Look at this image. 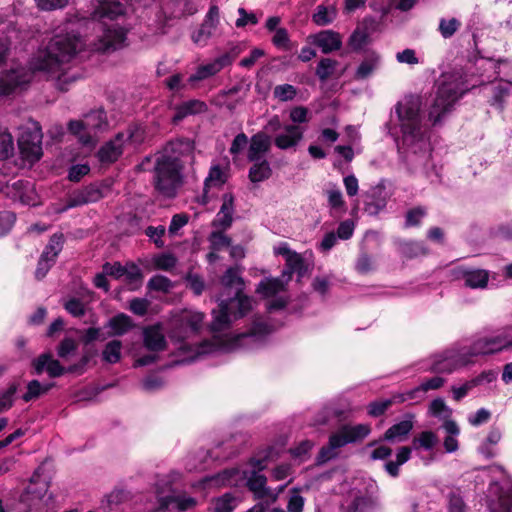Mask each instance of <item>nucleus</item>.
Segmentation results:
<instances>
[{"mask_svg": "<svg viewBox=\"0 0 512 512\" xmlns=\"http://www.w3.org/2000/svg\"><path fill=\"white\" fill-rule=\"evenodd\" d=\"M204 314L198 311L184 310L173 319L170 337L180 342L178 347L180 360L175 363L191 362L203 355L217 352H233L240 348H253L260 345L273 329L262 318H256L251 328L234 336L219 337L214 335L197 345L186 343L185 340L196 335L203 327Z\"/></svg>", "mask_w": 512, "mask_h": 512, "instance_id": "f257e3e1", "label": "nucleus"}, {"mask_svg": "<svg viewBox=\"0 0 512 512\" xmlns=\"http://www.w3.org/2000/svg\"><path fill=\"white\" fill-rule=\"evenodd\" d=\"M421 107L422 101L417 95H407L394 106L395 126L401 133L398 148L415 170L426 169L431 157L428 126Z\"/></svg>", "mask_w": 512, "mask_h": 512, "instance_id": "f03ea898", "label": "nucleus"}, {"mask_svg": "<svg viewBox=\"0 0 512 512\" xmlns=\"http://www.w3.org/2000/svg\"><path fill=\"white\" fill-rule=\"evenodd\" d=\"M192 146L189 141H172L157 158L154 183L156 190L165 197H174L182 184V162L180 158L190 154Z\"/></svg>", "mask_w": 512, "mask_h": 512, "instance_id": "7ed1b4c3", "label": "nucleus"}, {"mask_svg": "<svg viewBox=\"0 0 512 512\" xmlns=\"http://www.w3.org/2000/svg\"><path fill=\"white\" fill-rule=\"evenodd\" d=\"M82 46V39L74 32L58 33L45 48L38 50L30 61V68L49 74L57 73L74 58Z\"/></svg>", "mask_w": 512, "mask_h": 512, "instance_id": "20e7f679", "label": "nucleus"}, {"mask_svg": "<svg viewBox=\"0 0 512 512\" xmlns=\"http://www.w3.org/2000/svg\"><path fill=\"white\" fill-rule=\"evenodd\" d=\"M267 457L260 459L253 458L250 461L253 470L241 472L237 468L225 469L215 475L205 477L202 485L205 488H220L225 486H237L238 481L246 479V485L256 498L262 499L270 496V489L267 487V478L260 474V471L267 466Z\"/></svg>", "mask_w": 512, "mask_h": 512, "instance_id": "39448f33", "label": "nucleus"}, {"mask_svg": "<svg viewBox=\"0 0 512 512\" xmlns=\"http://www.w3.org/2000/svg\"><path fill=\"white\" fill-rule=\"evenodd\" d=\"M124 5L117 0H103L94 12L101 21L102 34L95 49L101 52L114 51L126 45L127 30L117 23L107 24L106 20H114L124 14Z\"/></svg>", "mask_w": 512, "mask_h": 512, "instance_id": "423d86ee", "label": "nucleus"}, {"mask_svg": "<svg viewBox=\"0 0 512 512\" xmlns=\"http://www.w3.org/2000/svg\"><path fill=\"white\" fill-rule=\"evenodd\" d=\"M495 336L483 337L473 343L470 348H462L459 351L449 350L436 355L433 359L431 369L437 373H451L455 369L469 363V357L486 355L499 352Z\"/></svg>", "mask_w": 512, "mask_h": 512, "instance_id": "0eeeda50", "label": "nucleus"}, {"mask_svg": "<svg viewBox=\"0 0 512 512\" xmlns=\"http://www.w3.org/2000/svg\"><path fill=\"white\" fill-rule=\"evenodd\" d=\"M252 307L253 299L239 290L233 297L219 300L217 309L212 311L211 331L216 333L228 329L234 321L247 315Z\"/></svg>", "mask_w": 512, "mask_h": 512, "instance_id": "6e6552de", "label": "nucleus"}, {"mask_svg": "<svg viewBox=\"0 0 512 512\" xmlns=\"http://www.w3.org/2000/svg\"><path fill=\"white\" fill-rule=\"evenodd\" d=\"M108 126L106 114L102 109L93 110L84 115L82 119L71 120L68 123L69 132L77 137L78 141L86 146L95 143V135L98 131Z\"/></svg>", "mask_w": 512, "mask_h": 512, "instance_id": "1a4fd4ad", "label": "nucleus"}, {"mask_svg": "<svg viewBox=\"0 0 512 512\" xmlns=\"http://www.w3.org/2000/svg\"><path fill=\"white\" fill-rule=\"evenodd\" d=\"M438 443V436L432 431H422L416 435L412 440V447L403 446L398 449L396 454V461H388L384 467L387 473L392 477L399 475V468L406 463L411 456L412 449L419 450H432Z\"/></svg>", "mask_w": 512, "mask_h": 512, "instance_id": "9d476101", "label": "nucleus"}, {"mask_svg": "<svg viewBox=\"0 0 512 512\" xmlns=\"http://www.w3.org/2000/svg\"><path fill=\"white\" fill-rule=\"evenodd\" d=\"M90 361V355L84 354L78 363L64 367L58 360L52 359L48 354H42L33 363L37 373L46 371L51 377H59L64 374L81 375L85 372Z\"/></svg>", "mask_w": 512, "mask_h": 512, "instance_id": "9b49d317", "label": "nucleus"}, {"mask_svg": "<svg viewBox=\"0 0 512 512\" xmlns=\"http://www.w3.org/2000/svg\"><path fill=\"white\" fill-rule=\"evenodd\" d=\"M459 94L452 83L441 84L429 108V120L433 124L440 123L442 118L451 111Z\"/></svg>", "mask_w": 512, "mask_h": 512, "instance_id": "f8f14e48", "label": "nucleus"}, {"mask_svg": "<svg viewBox=\"0 0 512 512\" xmlns=\"http://www.w3.org/2000/svg\"><path fill=\"white\" fill-rule=\"evenodd\" d=\"M489 512H512V482H493L488 488Z\"/></svg>", "mask_w": 512, "mask_h": 512, "instance_id": "ddd939ff", "label": "nucleus"}, {"mask_svg": "<svg viewBox=\"0 0 512 512\" xmlns=\"http://www.w3.org/2000/svg\"><path fill=\"white\" fill-rule=\"evenodd\" d=\"M131 140L138 143L142 140V131L139 128L128 130L127 133H118L117 136L107 142L98 152V157L101 162L112 163L116 161L123 152V145L125 141Z\"/></svg>", "mask_w": 512, "mask_h": 512, "instance_id": "4468645a", "label": "nucleus"}, {"mask_svg": "<svg viewBox=\"0 0 512 512\" xmlns=\"http://www.w3.org/2000/svg\"><path fill=\"white\" fill-rule=\"evenodd\" d=\"M157 504L151 512H168L169 510L187 512L196 508L198 500L185 491H175L166 496H160Z\"/></svg>", "mask_w": 512, "mask_h": 512, "instance_id": "2eb2a0df", "label": "nucleus"}, {"mask_svg": "<svg viewBox=\"0 0 512 512\" xmlns=\"http://www.w3.org/2000/svg\"><path fill=\"white\" fill-rule=\"evenodd\" d=\"M45 466L40 465L31 477L30 484L27 486L25 493L21 497V501L29 506L30 509L36 508L45 497L49 481L47 477L42 478Z\"/></svg>", "mask_w": 512, "mask_h": 512, "instance_id": "dca6fc26", "label": "nucleus"}, {"mask_svg": "<svg viewBox=\"0 0 512 512\" xmlns=\"http://www.w3.org/2000/svg\"><path fill=\"white\" fill-rule=\"evenodd\" d=\"M275 255H281L285 258L286 268L282 272V277L286 282L292 279V275L297 273L302 277L305 273V262L301 254L292 251L286 242H281L273 248Z\"/></svg>", "mask_w": 512, "mask_h": 512, "instance_id": "f3484780", "label": "nucleus"}, {"mask_svg": "<svg viewBox=\"0 0 512 512\" xmlns=\"http://www.w3.org/2000/svg\"><path fill=\"white\" fill-rule=\"evenodd\" d=\"M42 133L35 126L32 131H23L18 139V146L24 159L29 162L38 161L42 156Z\"/></svg>", "mask_w": 512, "mask_h": 512, "instance_id": "a211bd4d", "label": "nucleus"}, {"mask_svg": "<svg viewBox=\"0 0 512 512\" xmlns=\"http://www.w3.org/2000/svg\"><path fill=\"white\" fill-rule=\"evenodd\" d=\"M31 79L32 72L24 67L6 72L0 77V95H9L18 88L22 89Z\"/></svg>", "mask_w": 512, "mask_h": 512, "instance_id": "6ab92c4d", "label": "nucleus"}, {"mask_svg": "<svg viewBox=\"0 0 512 512\" xmlns=\"http://www.w3.org/2000/svg\"><path fill=\"white\" fill-rule=\"evenodd\" d=\"M454 276L464 282L470 289H485L489 281V271L480 268L458 267L454 270Z\"/></svg>", "mask_w": 512, "mask_h": 512, "instance_id": "aec40b11", "label": "nucleus"}, {"mask_svg": "<svg viewBox=\"0 0 512 512\" xmlns=\"http://www.w3.org/2000/svg\"><path fill=\"white\" fill-rule=\"evenodd\" d=\"M305 128L301 125H284L282 130L275 135L274 145L280 150L296 149L303 140Z\"/></svg>", "mask_w": 512, "mask_h": 512, "instance_id": "412c9836", "label": "nucleus"}, {"mask_svg": "<svg viewBox=\"0 0 512 512\" xmlns=\"http://www.w3.org/2000/svg\"><path fill=\"white\" fill-rule=\"evenodd\" d=\"M231 63L232 58L228 53H225L207 64L200 65L196 69L195 73L188 78V82L194 83L197 81L205 80L211 76L216 75L223 68L230 65Z\"/></svg>", "mask_w": 512, "mask_h": 512, "instance_id": "4be33fe9", "label": "nucleus"}, {"mask_svg": "<svg viewBox=\"0 0 512 512\" xmlns=\"http://www.w3.org/2000/svg\"><path fill=\"white\" fill-rule=\"evenodd\" d=\"M183 480V473L174 469L167 473L157 475L154 483L157 500L160 496H166L165 493L170 494L175 492L174 486L182 484Z\"/></svg>", "mask_w": 512, "mask_h": 512, "instance_id": "5701e85b", "label": "nucleus"}, {"mask_svg": "<svg viewBox=\"0 0 512 512\" xmlns=\"http://www.w3.org/2000/svg\"><path fill=\"white\" fill-rule=\"evenodd\" d=\"M311 43L319 47L324 54L337 51L342 46V37L333 30H323L310 37Z\"/></svg>", "mask_w": 512, "mask_h": 512, "instance_id": "b1692460", "label": "nucleus"}, {"mask_svg": "<svg viewBox=\"0 0 512 512\" xmlns=\"http://www.w3.org/2000/svg\"><path fill=\"white\" fill-rule=\"evenodd\" d=\"M271 137L260 131L254 134L249 140L247 159L249 161L265 160V154L270 150Z\"/></svg>", "mask_w": 512, "mask_h": 512, "instance_id": "393cba45", "label": "nucleus"}, {"mask_svg": "<svg viewBox=\"0 0 512 512\" xmlns=\"http://www.w3.org/2000/svg\"><path fill=\"white\" fill-rule=\"evenodd\" d=\"M143 344L150 351L164 350L167 344L162 325L157 323L143 329Z\"/></svg>", "mask_w": 512, "mask_h": 512, "instance_id": "a878e982", "label": "nucleus"}, {"mask_svg": "<svg viewBox=\"0 0 512 512\" xmlns=\"http://www.w3.org/2000/svg\"><path fill=\"white\" fill-rule=\"evenodd\" d=\"M371 432V427L369 424H357L354 426L351 425H343L336 431V434L342 440L343 445H347L349 443H355L366 438Z\"/></svg>", "mask_w": 512, "mask_h": 512, "instance_id": "bb28decb", "label": "nucleus"}, {"mask_svg": "<svg viewBox=\"0 0 512 512\" xmlns=\"http://www.w3.org/2000/svg\"><path fill=\"white\" fill-rule=\"evenodd\" d=\"M8 192L14 199L26 205H36V193L31 182L17 180L12 183Z\"/></svg>", "mask_w": 512, "mask_h": 512, "instance_id": "cd10ccee", "label": "nucleus"}, {"mask_svg": "<svg viewBox=\"0 0 512 512\" xmlns=\"http://www.w3.org/2000/svg\"><path fill=\"white\" fill-rule=\"evenodd\" d=\"M102 198V193L100 189L96 186H88L84 188L83 190L79 191L78 193L72 195L67 205L61 209V211H66L69 208L82 206L88 203H94L97 202Z\"/></svg>", "mask_w": 512, "mask_h": 512, "instance_id": "c85d7f7f", "label": "nucleus"}, {"mask_svg": "<svg viewBox=\"0 0 512 512\" xmlns=\"http://www.w3.org/2000/svg\"><path fill=\"white\" fill-rule=\"evenodd\" d=\"M72 391L75 402H96L103 398L109 386H74Z\"/></svg>", "mask_w": 512, "mask_h": 512, "instance_id": "c756f323", "label": "nucleus"}, {"mask_svg": "<svg viewBox=\"0 0 512 512\" xmlns=\"http://www.w3.org/2000/svg\"><path fill=\"white\" fill-rule=\"evenodd\" d=\"M207 110L205 102L200 100H189L175 107V114L172 118L173 123H178L189 115L203 113Z\"/></svg>", "mask_w": 512, "mask_h": 512, "instance_id": "7c9ffc66", "label": "nucleus"}, {"mask_svg": "<svg viewBox=\"0 0 512 512\" xmlns=\"http://www.w3.org/2000/svg\"><path fill=\"white\" fill-rule=\"evenodd\" d=\"M341 447H344V445L342 440H340V437L336 434V432L331 434L328 444L322 447L317 455V464L321 465L336 458L338 455V449Z\"/></svg>", "mask_w": 512, "mask_h": 512, "instance_id": "2f4dec72", "label": "nucleus"}, {"mask_svg": "<svg viewBox=\"0 0 512 512\" xmlns=\"http://www.w3.org/2000/svg\"><path fill=\"white\" fill-rule=\"evenodd\" d=\"M106 327L111 330V336H122L134 327V323L130 316L120 313L110 318Z\"/></svg>", "mask_w": 512, "mask_h": 512, "instance_id": "473e14b6", "label": "nucleus"}, {"mask_svg": "<svg viewBox=\"0 0 512 512\" xmlns=\"http://www.w3.org/2000/svg\"><path fill=\"white\" fill-rule=\"evenodd\" d=\"M446 436L443 440V447L446 453H454L459 448L458 436L460 428L455 421H446L442 424Z\"/></svg>", "mask_w": 512, "mask_h": 512, "instance_id": "72a5a7b5", "label": "nucleus"}, {"mask_svg": "<svg viewBox=\"0 0 512 512\" xmlns=\"http://www.w3.org/2000/svg\"><path fill=\"white\" fill-rule=\"evenodd\" d=\"M287 284L282 275L277 278H265L258 284L256 291L264 297H272L284 291Z\"/></svg>", "mask_w": 512, "mask_h": 512, "instance_id": "f704fd0d", "label": "nucleus"}, {"mask_svg": "<svg viewBox=\"0 0 512 512\" xmlns=\"http://www.w3.org/2000/svg\"><path fill=\"white\" fill-rule=\"evenodd\" d=\"M492 97L489 100L492 106L502 110L505 99L512 93V83L509 81H499L491 87Z\"/></svg>", "mask_w": 512, "mask_h": 512, "instance_id": "c9c22d12", "label": "nucleus"}, {"mask_svg": "<svg viewBox=\"0 0 512 512\" xmlns=\"http://www.w3.org/2000/svg\"><path fill=\"white\" fill-rule=\"evenodd\" d=\"M413 429V422L411 419H405L397 424L391 426L384 434V440L389 442L403 441L410 431Z\"/></svg>", "mask_w": 512, "mask_h": 512, "instance_id": "e433bc0d", "label": "nucleus"}, {"mask_svg": "<svg viewBox=\"0 0 512 512\" xmlns=\"http://www.w3.org/2000/svg\"><path fill=\"white\" fill-rule=\"evenodd\" d=\"M437 387L438 386H415L408 392L395 395L394 401L397 403L409 402L411 404H416L425 399L429 388Z\"/></svg>", "mask_w": 512, "mask_h": 512, "instance_id": "4c0bfd02", "label": "nucleus"}, {"mask_svg": "<svg viewBox=\"0 0 512 512\" xmlns=\"http://www.w3.org/2000/svg\"><path fill=\"white\" fill-rule=\"evenodd\" d=\"M122 357V342L120 340H111L104 346L101 359L104 363L115 364L121 360Z\"/></svg>", "mask_w": 512, "mask_h": 512, "instance_id": "58836bf2", "label": "nucleus"}, {"mask_svg": "<svg viewBox=\"0 0 512 512\" xmlns=\"http://www.w3.org/2000/svg\"><path fill=\"white\" fill-rule=\"evenodd\" d=\"M254 164L249 169V179L253 183L267 180L272 175V169L267 160L252 161Z\"/></svg>", "mask_w": 512, "mask_h": 512, "instance_id": "ea45409f", "label": "nucleus"}, {"mask_svg": "<svg viewBox=\"0 0 512 512\" xmlns=\"http://www.w3.org/2000/svg\"><path fill=\"white\" fill-rule=\"evenodd\" d=\"M337 16V9L334 5H319L313 14V21L318 26H326L332 23Z\"/></svg>", "mask_w": 512, "mask_h": 512, "instance_id": "a19ab883", "label": "nucleus"}, {"mask_svg": "<svg viewBox=\"0 0 512 512\" xmlns=\"http://www.w3.org/2000/svg\"><path fill=\"white\" fill-rule=\"evenodd\" d=\"M374 507V501L366 495H355L345 507L344 512H370Z\"/></svg>", "mask_w": 512, "mask_h": 512, "instance_id": "79ce46f5", "label": "nucleus"}, {"mask_svg": "<svg viewBox=\"0 0 512 512\" xmlns=\"http://www.w3.org/2000/svg\"><path fill=\"white\" fill-rule=\"evenodd\" d=\"M226 182V175L219 165L212 166L209 174L205 179L204 183V197H207V193L210 188H219Z\"/></svg>", "mask_w": 512, "mask_h": 512, "instance_id": "37998d69", "label": "nucleus"}, {"mask_svg": "<svg viewBox=\"0 0 512 512\" xmlns=\"http://www.w3.org/2000/svg\"><path fill=\"white\" fill-rule=\"evenodd\" d=\"M380 64V57L377 54L369 55L365 60H363L356 70L355 77L357 79H366L368 78L378 67Z\"/></svg>", "mask_w": 512, "mask_h": 512, "instance_id": "c03bdc74", "label": "nucleus"}, {"mask_svg": "<svg viewBox=\"0 0 512 512\" xmlns=\"http://www.w3.org/2000/svg\"><path fill=\"white\" fill-rule=\"evenodd\" d=\"M125 281L130 286V290L138 289L143 280V274L139 266L134 263H127L125 265L124 276Z\"/></svg>", "mask_w": 512, "mask_h": 512, "instance_id": "a18cd8bd", "label": "nucleus"}, {"mask_svg": "<svg viewBox=\"0 0 512 512\" xmlns=\"http://www.w3.org/2000/svg\"><path fill=\"white\" fill-rule=\"evenodd\" d=\"M429 414L433 417H436L444 422L452 421L450 419L452 415V410L445 404L443 399L437 398L434 399L429 405Z\"/></svg>", "mask_w": 512, "mask_h": 512, "instance_id": "49530a36", "label": "nucleus"}, {"mask_svg": "<svg viewBox=\"0 0 512 512\" xmlns=\"http://www.w3.org/2000/svg\"><path fill=\"white\" fill-rule=\"evenodd\" d=\"M221 283L226 288H234L235 291H243V279L239 275L237 268H229L221 278Z\"/></svg>", "mask_w": 512, "mask_h": 512, "instance_id": "de8ad7c7", "label": "nucleus"}, {"mask_svg": "<svg viewBox=\"0 0 512 512\" xmlns=\"http://www.w3.org/2000/svg\"><path fill=\"white\" fill-rule=\"evenodd\" d=\"M461 27V22L457 18H441L439 20L438 31L444 39L451 38Z\"/></svg>", "mask_w": 512, "mask_h": 512, "instance_id": "09e8293b", "label": "nucleus"}, {"mask_svg": "<svg viewBox=\"0 0 512 512\" xmlns=\"http://www.w3.org/2000/svg\"><path fill=\"white\" fill-rule=\"evenodd\" d=\"M377 192L379 191L373 190L372 194L368 195L367 199L365 200L364 210L369 215H377L381 210H383L386 207V199L384 197H376Z\"/></svg>", "mask_w": 512, "mask_h": 512, "instance_id": "8fccbe9b", "label": "nucleus"}, {"mask_svg": "<svg viewBox=\"0 0 512 512\" xmlns=\"http://www.w3.org/2000/svg\"><path fill=\"white\" fill-rule=\"evenodd\" d=\"M210 250L221 251L231 245V239L224 234L223 230L212 231L208 237Z\"/></svg>", "mask_w": 512, "mask_h": 512, "instance_id": "3c124183", "label": "nucleus"}, {"mask_svg": "<svg viewBox=\"0 0 512 512\" xmlns=\"http://www.w3.org/2000/svg\"><path fill=\"white\" fill-rule=\"evenodd\" d=\"M235 508V498L226 493L221 497L216 498L212 503V512H232Z\"/></svg>", "mask_w": 512, "mask_h": 512, "instance_id": "603ef678", "label": "nucleus"}, {"mask_svg": "<svg viewBox=\"0 0 512 512\" xmlns=\"http://www.w3.org/2000/svg\"><path fill=\"white\" fill-rule=\"evenodd\" d=\"M173 284L169 278L163 275H155L147 283V288L153 291L167 293L171 290Z\"/></svg>", "mask_w": 512, "mask_h": 512, "instance_id": "864d4df0", "label": "nucleus"}, {"mask_svg": "<svg viewBox=\"0 0 512 512\" xmlns=\"http://www.w3.org/2000/svg\"><path fill=\"white\" fill-rule=\"evenodd\" d=\"M337 61L330 58H323L317 65L316 75L322 81L327 80L335 71Z\"/></svg>", "mask_w": 512, "mask_h": 512, "instance_id": "5fc2aeb1", "label": "nucleus"}, {"mask_svg": "<svg viewBox=\"0 0 512 512\" xmlns=\"http://www.w3.org/2000/svg\"><path fill=\"white\" fill-rule=\"evenodd\" d=\"M63 246V235L62 234H54L43 251L42 255L44 257H50V259L55 260L57 255L62 250Z\"/></svg>", "mask_w": 512, "mask_h": 512, "instance_id": "6e6d98bb", "label": "nucleus"}, {"mask_svg": "<svg viewBox=\"0 0 512 512\" xmlns=\"http://www.w3.org/2000/svg\"><path fill=\"white\" fill-rule=\"evenodd\" d=\"M14 152L12 135L7 130H0V159H7Z\"/></svg>", "mask_w": 512, "mask_h": 512, "instance_id": "4d7b16f0", "label": "nucleus"}, {"mask_svg": "<svg viewBox=\"0 0 512 512\" xmlns=\"http://www.w3.org/2000/svg\"><path fill=\"white\" fill-rule=\"evenodd\" d=\"M273 95L281 102L291 101L297 95V89L291 84L277 85L273 90Z\"/></svg>", "mask_w": 512, "mask_h": 512, "instance_id": "13d9d810", "label": "nucleus"}, {"mask_svg": "<svg viewBox=\"0 0 512 512\" xmlns=\"http://www.w3.org/2000/svg\"><path fill=\"white\" fill-rule=\"evenodd\" d=\"M17 386H9L0 393V413L9 410L17 399Z\"/></svg>", "mask_w": 512, "mask_h": 512, "instance_id": "bf43d9fd", "label": "nucleus"}, {"mask_svg": "<svg viewBox=\"0 0 512 512\" xmlns=\"http://www.w3.org/2000/svg\"><path fill=\"white\" fill-rule=\"evenodd\" d=\"M448 512H466V504L459 490H452L448 494Z\"/></svg>", "mask_w": 512, "mask_h": 512, "instance_id": "052dcab7", "label": "nucleus"}, {"mask_svg": "<svg viewBox=\"0 0 512 512\" xmlns=\"http://www.w3.org/2000/svg\"><path fill=\"white\" fill-rule=\"evenodd\" d=\"M401 251L407 257H417L427 253L426 248L422 242L408 241L401 244Z\"/></svg>", "mask_w": 512, "mask_h": 512, "instance_id": "680f3d73", "label": "nucleus"}, {"mask_svg": "<svg viewBox=\"0 0 512 512\" xmlns=\"http://www.w3.org/2000/svg\"><path fill=\"white\" fill-rule=\"evenodd\" d=\"M215 30L214 26L203 22L200 28L192 35V40L195 44L205 45Z\"/></svg>", "mask_w": 512, "mask_h": 512, "instance_id": "e2e57ef3", "label": "nucleus"}, {"mask_svg": "<svg viewBox=\"0 0 512 512\" xmlns=\"http://www.w3.org/2000/svg\"><path fill=\"white\" fill-rule=\"evenodd\" d=\"M305 499L300 495V490L293 488L290 491L289 499L287 503V509L289 512H302L304 507Z\"/></svg>", "mask_w": 512, "mask_h": 512, "instance_id": "0e129e2a", "label": "nucleus"}, {"mask_svg": "<svg viewBox=\"0 0 512 512\" xmlns=\"http://www.w3.org/2000/svg\"><path fill=\"white\" fill-rule=\"evenodd\" d=\"M425 215H426V209L423 207H415V208L410 209L406 213L405 226L406 227L418 226L421 223L422 219L425 217Z\"/></svg>", "mask_w": 512, "mask_h": 512, "instance_id": "69168bd1", "label": "nucleus"}, {"mask_svg": "<svg viewBox=\"0 0 512 512\" xmlns=\"http://www.w3.org/2000/svg\"><path fill=\"white\" fill-rule=\"evenodd\" d=\"M393 403H396L394 401V396L391 399L372 402L368 406V414L373 417H378L382 415Z\"/></svg>", "mask_w": 512, "mask_h": 512, "instance_id": "338daca9", "label": "nucleus"}, {"mask_svg": "<svg viewBox=\"0 0 512 512\" xmlns=\"http://www.w3.org/2000/svg\"><path fill=\"white\" fill-rule=\"evenodd\" d=\"M165 232L166 229L162 225H159L157 227L148 226L145 230V234L149 237L151 241L154 242V244L158 248L164 247V241L162 240V237L164 236Z\"/></svg>", "mask_w": 512, "mask_h": 512, "instance_id": "774afa93", "label": "nucleus"}]
</instances>
